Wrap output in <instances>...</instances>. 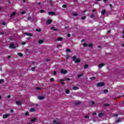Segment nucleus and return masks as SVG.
<instances>
[{"instance_id": "obj_1", "label": "nucleus", "mask_w": 124, "mask_h": 124, "mask_svg": "<svg viewBox=\"0 0 124 124\" xmlns=\"http://www.w3.org/2000/svg\"><path fill=\"white\" fill-rule=\"evenodd\" d=\"M73 61L75 62L76 63H79V62H81V60L80 59H77L76 56H73Z\"/></svg>"}, {"instance_id": "obj_2", "label": "nucleus", "mask_w": 124, "mask_h": 124, "mask_svg": "<svg viewBox=\"0 0 124 124\" xmlns=\"http://www.w3.org/2000/svg\"><path fill=\"white\" fill-rule=\"evenodd\" d=\"M104 86H105V83L103 82H98L96 84V86L99 88L100 87H104Z\"/></svg>"}, {"instance_id": "obj_3", "label": "nucleus", "mask_w": 124, "mask_h": 124, "mask_svg": "<svg viewBox=\"0 0 124 124\" xmlns=\"http://www.w3.org/2000/svg\"><path fill=\"white\" fill-rule=\"evenodd\" d=\"M10 49H16V46L14 44H11L9 46Z\"/></svg>"}, {"instance_id": "obj_4", "label": "nucleus", "mask_w": 124, "mask_h": 124, "mask_svg": "<svg viewBox=\"0 0 124 124\" xmlns=\"http://www.w3.org/2000/svg\"><path fill=\"white\" fill-rule=\"evenodd\" d=\"M10 116V114L9 113L7 114H4L3 115V119H6V118H8Z\"/></svg>"}, {"instance_id": "obj_5", "label": "nucleus", "mask_w": 124, "mask_h": 124, "mask_svg": "<svg viewBox=\"0 0 124 124\" xmlns=\"http://www.w3.org/2000/svg\"><path fill=\"white\" fill-rule=\"evenodd\" d=\"M48 15H51V16H54V15H56V13L55 12H49L48 13Z\"/></svg>"}, {"instance_id": "obj_6", "label": "nucleus", "mask_w": 124, "mask_h": 124, "mask_svg": "<svg viewBox=\"0 0 124 124\" xmlns=\"http://www.w3.org/2000/svg\"><path fill=\"white\" fill-rule=\"evenodd\" d=\"M36 121H37V118L35 117L31 120V123H35Z\"/></svg>"}, {"instance_id": "obj_7", "label": "nucleus", "mask_w": 124, "mask_h": 124, "mask_svg": "<svg viewBox=\"0 0 124 124\" xmlns=\"http://www.w3.org/2000/svg\"><path fill=\"white\" fill-rule=\"evenodd\" d=\"M38 98L40 100H43V99H44V98H45V96H38Z\"/></svg>"}, {"instance_id": "obj_8", "label": "nucleus", "mask_w": 124, "mask_h": 124, "mask_svg": "<svg viewBox=\"0 0 124 124\" xmlns=\"http://www.w3.org/2000/svg\"><path fill=\"white\" fill-rule=\"evenodd\" d=\"M61 73L63 74H66V73H67V70H64L63 69H62L61 70Z\"/></svg>"}, {"instance_id": "obj_9", "label": "nucleus", "mask_w": 124, "mask_h": 124, "mask_svg": "<svg viewBox=\"0 0 124 124\" xmlns=\"http://www.w3.org/2000/svg\"><path fill=\"white\" fill-rule=\"evenodd\" d=\"M52 22H53L52 19L47 20H46V24H47V25H50V24H52Z\"/></svg>"}, {"instance_id": "obj_10", "label": "nucleus", "mask_w": 124, "mask_h": 124, "mask_svg": "<svg viewBox=\"0 0 124 124\" xmlns=\"http://www.w3.org/2000/svg\"><path fill=\"white\" fill-rule=\"evenodd\" d=\"M16 104L20 106V105H22V102L20 101H17L16 102Z\"/></svg>"}, {"instance_id": "obj_11", "label": "nucleus", "mask_w": 124, "mask_h": 124, "mask_svg": "<svg viewBox=\"0 0 124 124\" xmlns=\"http://www.w3.org/2000/svg\"><path fill=\"white\" fill-rule=\"evenodd\" d=\"M73 90H74V91H77V90H79V87L77 86H73Z\"/></svg>"}, {"instance_id": "obj_12", "label": "nucleus", "mask_w": 124, "mask_h": 124, "mask_svg": "<svg viewBox=\"0 0 124 124\" xmlns=\"http://www.w3.org/2000/svg\"><path fill=\"white\" fill-rule=\"evenodd\" d=\"M16 15V12H13L10 16V18H11V17H14V16H15Z\"/></svg>"}, {"instance_id": "obj_13", "label": "nucleus", "mask_w": 124, "mask_h": 124, "mask_svg": "<svg viewBox=\"0 0 124 124\" xmlns=\"http://www.w3.org/2000/svg\"><path fill=\"white\" fill-rule=\"evenodd\" d=\"M24 34L25 35H29V36H31V37L32 36V34H31V33L25 32V33H24Z\"/></svg>"}, {"instance_id": "obj_14", "label": "nucleus", "mask_w": 124, "mask_h": 124, "mask_svg": "<svg viewBox=\"0 0 124 124\" xmlns=\"http://www.w3.org/2000/svg\"><path fill=\"white\" fill-rule=\"evenodd\" d=\"M62 40H63V38L62 37H59L57 39V41H62Z\"/></svg>"}, {"instance_id": "obj_15", "label": "nucleus", "mask_w": 124, "mask_h": 124, "mask_svg": "<svg viewBox=\"0 0 124 124\" xmlns=\"http://www.w3.org/2000/svg\"><path fill=\"white\" fill-rule=\"evenodd\" d=\"M106 13V10H103L101 11V15H105Z\"/></svg>"}, {"instance_id": "obj_16", "label": "nucleus", "mask_w": 124, "mask_h": 124, "mask_svg": "<svg viewBox=\"0 0 124 124\" xmlns=\"http://www.w3.org/2000/svg\"><path fill=\"white\" fill-rule=\"evenodd\" d=\"M75 105H79V104H81V102L78 101L76 102H75Z\"/></svg>"}, {"instance_id": "obj_17", "label": "nucleus", "mask_w": 124, "mask_h": 124, "mask_svg": "<svg viewBox=\"0 0 124 124\" xmlns=\"http://www.w3.org/2000/svg\"><path fill=\"white\" fill-rule=\"evenodd\" d=\"M104 65H105V64H104L103 63H101L99 65V68H101V67H103V66H104Z\"/></svg>"}, {"instance_id": "obj_18", "label": "nucleus", "mask_w": 124, "mask_h": 124, "mask_svg": "<svg viewBox=\"0 0 124 124\" xmlns=\"http://www.w3.org/2000/svg\"><path fill=\"white\" fill-rule=\"evenodd\" d=\"M43 42H44V41H43V40H39L38 41L39 44H42Z\"/></svg>"}, {"instance_id": "obj_19", "label": "nucleus", "mask_w": 124, "mask_h": 124, "mask_svg": "<svg viewBox=\"0 0 124 124\" xmlns=\"http://www.w3.org/2000/svg\"><path fill=\"white\" fill-rule=\"evenodd\" d=\"M51 30H52V31H58V29H55V27H51Z\"/></svg>"}, {"instance_id": "obj_20", "label": "nucleus", "mask_w": 124, "mask_h": 124, "mask_svg": "<svg viewBox=\"0 0 124 124\" xmlns=\"http://www.w3.org/2000/svg\"><path fill=\"white\" fill-rule=\"evenodd\" d=\"M30 112H35V109L34 108H31L30 109Z\"/></svg>"}, {"instance_id": "obj_21", "label": "nucleus", "mask_w": 124, "mask_h": 124, "mask_svg": "<svg viewBox=\"0 0 124 124\" xmlns=\"http://www.w3.org/2000/svg\"><path fill=\"white\" fill-rule=\"evenodd\" d=\"M104 106L105 107H108L110 106V104H104Z\"/></svg>"}, {"instance_id": "obj_22", "label": "nucleus", "mask_w": 124, "mask_h": 124, "mask_svg": "<svg viewBox=\"0 0 124 124\" xmlns=\"http://www.w3.org/2000/svg\"><path fill=\"white\" fill-rule=\"evenodd\" d=\"M88 67H89V65L86 64L84 65V68L85 69H86L88 68Z\"/></svg>"}, {"instance_id": "obj_23", "label": "nucleus", "mask_w": 124, "mask_h": 124, "mask_svg": "<svg viewBox=\"0 0 124 124\" xmlns=\"http://www.w3.org/2000/svg\"><path fill=\"white\" fill-rule=\"evenodd\" d=\"M17 55H18V56H19V57H23V56L22 53H18Z\"/></svg>"}, {"instance_id": "obj_24", "label": "nucleus", "mask_w": 124, "mask_h": 124, "mask_svg": "<svg viewBox=\"0 0 124 124\" xmlns=\"http://www.w3.org/2000/svg\"><path fill=\"white\" fill-rule=\"evenodd\" d=\"M90 79L91 80H94L96 79V78L95 77H92L90 78Z\"/></svg>"}, {"instance_id": "obj_25", "label": "nucleus", "mask_w": 124, "mask_h": 124, "mask_svg": "<svg viewBox=\"0 0 124 124\" xmlns=\"http://www.w3.org/2000/svg\"><path fill=\"white\" fill-rule=\"evenodd\" d=\"M93 44H89V47H90V48H93Z\"/></svg>"}, {"instance_id": "obj_26", "label": "nucleus", "mask_w": 124, "mask_h": 124, "mask_svg": "<svg viewBox=\"0 0 124 124\" xmlns=\"http://www.w3.org/2000/svg\"><path fill=\"white\" fill-rule=\"evenodd\" d=\"M83 76H84V75H83V74H81L78 76V78H80V77H82Z\"/></svg>"}, {"instance_id": "obj_27", "label": "nucleus", "mask_w": 124, "mask_h": 124, "mask_svg": "<svg viewBox=\"0 0 124 124\" xmlns=\"http://www.w3.org/2000/svg\"><path fill=\"white\" fill-rule=\"evenodd\" d=\"M69 93H70V91H69V90H66V93L67 94H69Z\"/></svg>"}, {"instance_id": "obj_28", "label": "nucleus", "mask_w": 124, "mask_h": 124, "mask_svg": "<svg viewBox=\"0 0 124 124\" xmlns=\"http://www.w3.org/2000/svg\"><path fill=\"white\" fill-rule=\"evenodd\" d=\"M31 70L32 71H35V67H31Z\"/></svg>"}, {"instance_id": "obj_29", "label": "nucleus", "mask_w": 124, "mask_h": 124, "mask_svg": "<svg viewBox=\"0 0 124 124\" xmlns=\"http://www.w3.org/2000/svg\"><path fill=\"white\" fill-rule=\"evenodd\" d=\"M103 116V113H100L98 114V116L99 117H102Z\"/></svg>"}, {"instance_id": "obj_30", "label": "nucleus", "mask_w": 124, "mask_h": 124, "mask_svg": "<svg viewBox=\"0 0 124 124\" xmlns=\"http://www.w3.org/2000/svg\"><path fill=\"white\" fill-rule=\"evenodd\" d=\"M108 93V90H107V89H105L104 90V93Z\"/></svg>"}, {"instance_id": "obj_31", "label": "nucleus", "mask_w": 124, "mask_h": 124, "mask_svg": "<svg viewBox=\"0 0 124 124\" xmlns=\"http://www.w3.org/2000/svg\"><path fill=\"white\" fill-rule=\"evenodd\" d=\"M83 46H84V47H88V44H87V43H84L83 44Z\"/></svg>"}, {"instance_id": "obj_32", "label": "nucleus", "mask_w": 124, "mask_h": 124, "mask_svg": "<svg viewBox=\"0 0 124 124\" xmlns=\"http://www.w3.org/2000/svg\"><path fill=\"white\" fill-rule=\"evenodd\" d=\"M3 82H4V80L2 79H0V84H2Z\"/></svg>"}, {"instance_id": "obj_33", "label": "nucleus", "mask_w": 124, "mask_h": 124, "mask_svg": "<svg viewBox=\"0 0 124 124\" xmlns=\"http://www.w3.org/2000/svg\"><path fill=\"white\" fill-rule=\"evenodd\" d=\"M44 12H45V11L44 10H41L40 11V13H44Z\"/></svg>"}, {"instance_id": "obj_34", "label": "nucleus", "mask_w": 124, "mask_h": 124, "mask_svg": "<svg viewBox=\"0 0 124 124\" xmlns=\"http://www.w3.org/2000/svg\"><path fill=\"white\" fill-rule=\"evenodd\" d=\"M54 81H55V79H54V78H50V82H54Z\"/></svg>"}, {"instance_id": "obj_35", "label": "nucleus", "mask_w": 124, "mask_h": 124, "mask_svg": "<svg viewBox=\"0 0 124 124\" xmlns=\"http://www.w3.org/2000/svg\"><path fill=\"white\" fill-rule=\"evenodd\" d=\"M66 52H71V50H70V49L69 48H67L66 50Z\"/></svg>"}, {"instance_id": "obj_36", "label": "nucleus", "mask_w": 124, "mask_h": 124, "mask_svg": "<svg viewBox=\"0 0 124 124\" xmlns=\"http://www.w3.org/2000/svg\"><path fill=\"white\" fill-rule=\"evenodd\" d=\"M93 17H94V15L92 14L90 16V18H91L92 19H93Z\"/></svg>"}, {"instance_id": "obj_37", "label": "nucleus", "mask_w": 124, "mask_h": 124, "mask_svg": "<svg viewBox=\"0 0 124 124\" xmlns=\"http://www.w3.org/2000/svg\"><path fill=\"white\" fill-rule=\"evenodd\" d=\"M84 118H85V119H89V118H90V116H89V115H85V116H84Z\"/></svg>"}, {"instance_id": "obj_38", "label": "nucleus", "mask_w": 124, "mask_h": 124, "mask_svg": "<svg viewBox=\"0 0 124 124\" xmlns=\"http://www.w3.org/2000/svg\"><path fill=\"white\" fill-rule=\"evenodd\" d=\"M27 20H28V21H31V17L29 16L27 18Z\"/></svg>"}, {"instance_id": "obj_39", "label": "nucleus", "mask_w": 124, "mask_h": 124, "mask_svg": "<svg viewBox=\"0 0 124 124\" xmlns=\"http://www.w3.org/2000/svg\"><path fill=\"white\" fill-rule=\"evenodd\" d=\"M73 16H78V14L75 13L73 14Z\"/></svg>"}, {"instance_id": "obj_40", "label": "nucleus", "mask_w": 124, "mask_h": 124, "mask_svg": "<svg viewBox=\"0 0 124 124\" xmlns=\"http://www.w3.org/2000/svg\"><path fill=\"white\" fill-rule=\"evenodd\" d=\"M53 75H57V72L56 71H53Z\"/></svg>"}, {"instance_id": "obj_41", "label": "nucleus", "mask_w": 124, "mask_h": 124, "mask_svg": "<svg viewBox=\"0 0 124 124\" xmlns=\"http://www.w3.org/2000/svg\"><path fill=\"white\" fill-rule=\"evenodd\" d=\"M29 115H30L29 112H27L25 113V116H29Z\"/></svg>"}, {"instance_id": "obj_42", "label": "nucleus", "mask_w": 124, "mask_h": 124, "mask_svg": "<svg viewBox=\"0 0 124 124\" xmlns=\"http://www.w3.org/2000/svg\"><path fill=\"white\" fill-rule=\"evenodd\" d=\"M82 20H85L86 19V16H81Z\"/></svg>"}, {"instance_id": "obj_43", "label": "nucleus", "mask_w": 124, "mask_h": 124, "mask_svg": "<svg viewBox=\"0 0 124 124\" xmlns=\"http://www.w3.org/2000/svg\"><path fill=\"white\" fill-rule=\"evenodd\" d=\"M25 14H26V12H25V11H23V12H21V14H22V15H24Z\"/></svg>"}, {"instance_id": "obj_44", "label": "nucleus", "mask_w": 124, "mask_h": 124, "mask_svg": "<svg viewBox=\"0 0 124 124\" xmlns=\"http://www.w3.org/2000/svg\"><path fill=\"white\" fill-rule=\"evenodd\" d=\"M120 122H121V120L120 119H118V120L116 121L115 123H119Z\"/></svg>"}, {"instance_id": "obj_45", "label": "nucleus", "mask_w": 124, "mask_h": 124, "mask_svg": "<svg viewBox=\"0 0 124 124\" xmlns=\"http://www.w3.org/2000/svg\"><path fill=\"white\" fill-rule=\"evenodd\" d=\"M62 7H63V8H66L67 6H66V5H63Z\"/></svg>"}, {"instance_id": "obj_46", "label": "nucleus", "mask_w": 124, "mask_h": 124, "mask_svg": "<svg viewBox=\"0 0 124 124\" xmlns=\"http://www.w3.org/2000/svg\"><path fill=\"white\" fill-rule=\"evenodd\" d=\"M66 80L67 81H71V79L69 78H66Z\"/></svg>"}, {"instance_id": "obj_47", "label": "nucleus", "mask_w": 124, "mask_h": 124, "mask_svg": "<svg viewBox=\"0 0 124 124\" xmlns=\"http://www.w3.org/2000/svg\"><path fill=\"white\" fill-rule=\"evenodd\" d=\"M21 44H22V45H25V44H26V42H22V43H21Z\"/></svg>"}, {"instance_id": "obj_48", "label": "nucleus", "mask_w": 124, "mask_h": 124, "mask_svg": "<svg viewBox=\"0 0 124 124\" xmlns=\"http://www.w3.org/2000/svg\"><path fill=\"white\" fill-rule=\"evenodd\" d=\"M67 37H70V36H71V34L69 33V34H67Z\"/></svg>"}, {"instance_id": "obj_49", "label": "nucleus", "mask_w": 124, "mask_h": 124, "mask_svg": "<svg viewBox=\"0 0 124 124\" xmlns=\"http://www.w3.org/2000/svg\"><path fill=\"white\" fill-rule=\"evenodd\" d=\"M86 41V40H85V39H82L81 41V42H85Z\"/></svg>"}, {"instance_id": "obj_50", "label": "nucleus", "mask_w": 124, "mask_h": 124, "mask_svg": "<svg viewBox=\"0 0 124 124\" xmlns=\"http://www.w3.org/2000/svg\"><path fill=\"white\" fill-rule=\"evenodd\" d=\"M36 90H38V91H40V90H41V88H40L39 87H37Z\"/></svg>"}, {"instance_id": "obj_51", "label": "nucleus", "mask_w": 124, "mask_h": 124, "mask_svg": "<svg viewBox=\"0 0 124 124\" xmlns=\"http://www.w3.org/2000/svg\"><path fill=\"white\" fill-rule=\"evenodd\" d=\"M10 97H11V95H9L7 96V98H10Z\"/></svg>"}, {"instance_id": "obj_52", "label": "nucleus", "mask_w": 124, "mask_h": 124, "mask_svg": "<svg viewBox=\"0 0 124 124\" xmlns=\"http://www.w3.org/2000/svg\"><path fill=\"white\" fill-rule=\"evenodd\" d=\"M92 102V104L93 105H94L95 103H94V101H92V102Z\"/></svg>"}, {"instance_id": "obj_53", "label": "nucleus", "mask_w": 124, "mask_h": 124, "mask_svg": "<svg viewBox=\"0 0 124 124\" xmlns=\"http://www.w3.org/2000/svg\"><path fill=\"white\" fill-rule=\"evenodd\" d=\"M11 113H14V110L11 109Z\"/></svg>"}, {"instance_id": "obj_54", "label": "nucleus", "mask_w": 124, "mask_h": 124, "mask_svg": "<svg viewBox=\"0 0 124 124\" xmlns=\"http://www.w3.org/2000/svg\"><path fill=\"white\" fill-rule=\"evenodd\" d=\"M93 116L96 115V112H93Z\"/></svg>"}, {"instance_id": "obj_55", "label": "nucleus", "mask_w": 124, "mask_h": 124, "mask_svg": "<svg viewBox=\"0 0 124 124\" xmlns=\"http://www.w3.org/2000/svg\"><path fill=\"white\" fill-rule=\"evenodd\" d=\"M67 29H69V26H67L65 27L66 30H67Z\"/></svg>"}, {"instance_id": "obj_56", "label": "nucleus", "mask_w": 124, "mask_h": 124, "mask_svg": "<svg viewBox=\"0 0 124 124\" xmlns=\"http://www.w3.org/2000/svg\"><path fill=\"white\" fill-rule=\"evenodd\" d=\"M112 4H109V7H110V8H112Z\"/></svg>"}, {"instance_id": "obj_57", "label": "nucleus", "mask_w": 124, "mask_h": 124, "mask_svg": "<svg viewBox=\"0 0 124 124\" xmlns=\"http://www.w3.org/2000/svg\"><path fill=\"white\" fill-rule=\"evenodd\" d=\"M61 83L62 84V85H64V82L61 81Z\"/></svg>"}, {"instance_id": "obj_58", "label": "nucleus", "mask_w": 124, "mask_h": 124, "mask_svg": "<svg viewBox=\"0 0 124 124\" xmlns=\"http://www.w3.org/2000/svg\"><path fill=\"white\" fill-rule=\"evenodd\" d=\"M63 81H65V79H61V82H62Z\"/></svg>"}, {"instance_id": "obj_59", "label": "nucleus", "mask_w": 124, "mask_h": 124, "mask_svg": "<svg viewBox=\"0 0 124 124\" xmlns=\"http://www.w3.org/2000/svg\"><path fill=\"white\" fill-rule=\"evenodd\" d=\"M97 48H101V46H97Z\"/></svg>"}, {"instance_id": "obj_60", "label": "nucleus", "mask_w": 124, "mask_h": 124, "mask_svg": "<svg viewBox=\"0 0 124 124\" xmlns=\"http://www.w3.org/2000/svg\"><path fill=\"white\" fill-rule=\"evenodd\" d=\"M103 1L106 3V2L107 1V0H103Z\"/></svg>"}, {"instance_id": "obj_61", "label": "nucleus", "mask_w": 124, "mask_h": 124, "mask_svg": "<svg viewBox=\"0 0 124 124\" xmlns=\"http://www.w3.org/2000/svg\"><path fill=\"white\" fill-rule=\"evenodd\" d=\"M92 12H95V10H94V9L93 10Z\"/></svg>"}, {"instance_id": "obj_62", "label": "nucleus", "mask_w": 124, "mask_h": 124, "mask_svg": "<svg viewBox=\"0 0 124 124\" xmlns=\"http://www.w3.org/2000/svg\"><path fill=\"white\" fill-rule=\"evenodd\" d=\"M23 2L25 3V2H26V0H23Z\"/></svg>"}, {"instance_id": "obj_63", "label": "nucleus", "mask_w": 124, "mask_h": 124, "mask_svg": "<svg viewBox=\"0 0 124 124\" xmlns=\"http://www.w3.org/2000/svg\"><path fill=\"white\" fill-rule=\"evenodd\" d=\"M53 123H57V121L54 120V121H53Z\"/></svg>"}, {"instance_id": "obj_64", "label": "nucleus", "mask_w": 124, "mask_h": 124, "mask_svg": "<svg viewBox=\"0 0 124 124\" xmlns=\"http://www.w3.org/2000/svg\"><path fill=\"white\" fill-rule=\"evenodd\" d=\"M9 39L10 40H12V38L10 37V38H9Z\"/></svg>"}]
</instances>
